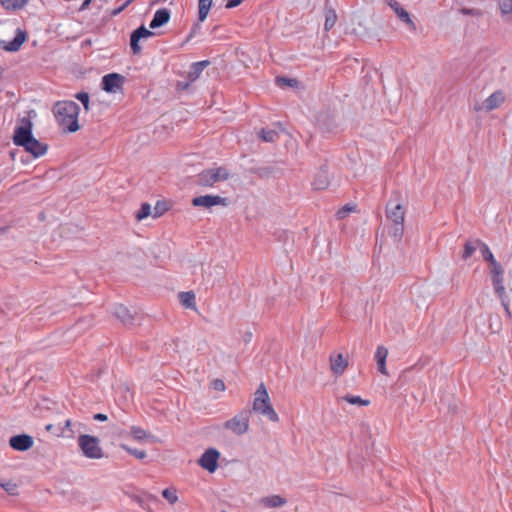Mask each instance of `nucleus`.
<instances>
[{
    "mask_svg": "<svg viewBox=\"0 0 512 512\" xmlns=\"http://www.w3.org/2000/svg\"><path fill=\"white\" fill-rule=\"evenodd\" d=\"M130 433L137 441H142L147 437V432L139 426H132L130 428Z\"/></svg>",
    "mask_w": 512,
    "mask_h": 512,
    "instance_id": "c9c22d12",
    "label": "nucleus"
},
{
    "mask_svg": "<svg viewBox=\"0 0 512 512\" xmlns=\"http://www.w3.org/2000/svg\"><path fill=\"white\" fill-rule=\"evenodd\" d=\"M477 248H479V245L477 244V240L476 241H467L464 245V251L462 254V258L464 260H467L474 254V252L476 251Z\"/></svg>",
    "mask_w": 512,
    "mask_h": 512,
    "instance_id": "7c9ffc66",
    "label": "nucleus"
},
{
    "mask_svg": "<svg viewBox=\"0 0 512 512\" xmlns=\"http://www.w3.org/2000/svg\"><path fill=\"white\" fill-rule=\"evenodd\" d=\"M125 78L118 73H110L102 78V89L108 93H116L122 89Z\"/></svg>",
    "mask_w": 512,
    "mask_h": 512,
    "instance_id": "9d476101",
    "label": "nucleus"
},
{
    "mask_svg": "<svg viewBox=\"0 0 512 512\" xmlns=\"http://www.w3.org/2000/svg\"><path fill=\"white\" fill-rule=\"evenodd\" d=\"M79 112L80 107L74 101H58L53 107L55 119L65 133H74L80 129L78 123Z\"/></svg>",
    "mask_w": 512,
    "mask_h": 512,
    "instance_id": "f257e3e1",
    "label": "nucleus"
},
{
    "mask_svg": "<svg viewBox=\"0 0 512 512\" xmlns=\"http://www.w3.org/2000/svg\"><path fill=\"white\" fill-rule=\"evenodd\" d=\"M76 99H78L84 106L85 110H89V94L86 92H79L75 95Z\"/></svg>",
    "mask_w": 512,
    "mask_h": 512,
    "instance_id": "4c0bfd02",
    "label": "nucleus"
},
{
    "mask_svg": "<svg viewBox=\"0 0 512 512\" xmlns=\"http://www.w3.org/2000/svg\"><path fill=\"white\" fill-rule=\"evenodd\" d=\"M169 206L166 201H157L154 207L153 218H158L167 212Z\"/></svg>",
    "mask_w": 512,
    "mask_h": 512,
    "instance_id": "72a5a7b5",
    "label": "nucleus"
},
{
    "mask_svg": "<svg viewBox=\"0 0 512 512\" xmlns=\"http://www.w3.org/2000/svg\"><path fill=\"white\" fill-rule=\"evenodd\" d=\"M94 420L104 422L108 419L106 414L97 413L93 416Z\"/></svg>",
    "mask_w": 512,
    "mask_h": 512,
    "instance_id": "79ce46f5",
    "label": "nucleus"
},
{
    "mask_svg": "<svg viewBox=\"0 0 512 512\" xmlns=\"http://www.w3.org/2000/svg\"><path fill=\"white\" fill-rule=\"evenodd\" d=\"M151 215V206L148 203H143L135 215L137 221H142Z\"/></svg>",
    "mask_w": 512,
    "mask_h": 512,
    "instance_id": "2f4dec72",
    "label": "nucleus"
},
{
    "mask_svg": "<svg viewBox=\"0 0 512 512\" xmlns=\"http://www.w3.org/2000/svg\"><path fill=\"white\" fill-rule=\"evenodd\" d=\"M178 298L184 308L196 310V296L193 291L180 292Z\"/></svg>",
    "mask_w": 512,
    "mask_h": 512,
    "instance_id": "6ab92c4d",
    "label": "nucleus"
},
{
    "mask_svg": "<svg viewBox=\"0 0 512 512\" xmlns=\"http://www.w3.org/2000/svg\"><path fill=\"white\" fill-rule=\"evenodd\" d=\"M212 1L213 0H199L198 18L201 22L207 18L212 5Z\"/></svg>",
    "mask_w": 512,
    "mask_h": 512,
    "instance_id": "b1692460",
    "label": "nucleus"
},
{
    "mask_svg": "<svg viewBox=\"0 0 512 512\" xmlns=\"http://www.w3.org/2000/svg\"><path fill=\"white\" fill-rule=\"evenodd\" d=\"M255 408H256V400H254V402H253V409H255Z\"/></svg>",
    "mask_w": 512,
    "mask_h": 512,
    "instance_id": "8fccbe9b",
    "label": "nucleus"
},
{
    "mask_svg": "<svg viewBox=\"0 0 512 512\" xmlns=\"http://www.w3.org/2000/svg\"><path fill=\"white\" fill-rule=\"evenodd\" d=\"M64 427H65V429H70V427H71V420L70 419H67L65 421V426Z\"/></svg>",
    "mask_w": 512,
    "mask_h": 512,
    "instance_id": "49530a36",
    "label": "nucleus"
},
{
    "mask_svg": "<svg viewBox=\"0 0 512 512\" xmlns=\"http://www.w3.org/2000/svg\"><path fill=\"white\" fill-rule=\"evenodd\" d=\"M13 142L17 146H21L30 153L34 158L44 156L48 151V145L37 140L32 134L31 123L16 127L13 135Z\"/></svg>",
    "mask_w": 512,
    "mask_h": 512,
    "instance_id": "f03ea898",
    "label": "nucleus"
},
{
    "mask_svg": "<svg viewBox=\"0 0 512 512\" xmlns=\"http://www.w3.org/2000/svg\"><path fill=\"white\" fill-rule=\"evenodd\" d=\"M260 502L265 508H277L283 506L286 500L279 495H271L263 497Z\"/></svg>",
    "mask_w": 512,
    "mask_h": 512,
    "instance_id": "aec40b11",
    "label": "nucleus"
},
{
    "mask_svg": "<svg viewBox=\"0 0 512 512\" xmlns=\"http://www.w3.org/2000/svg\"><path fill=\"white\" fill-rule=\"evenodd\" d=\"M151 35L152 32L146 29L144 26H141L133 31L130 38V46L134 54H137L141 51V47L139 45L140 39L148 38Z\"/></svg>",
    "mask_w": 512,
    "mask_h": 512,
    "instance_id": "2eb2a0df",
    "label": "nucleus"
},
{
    "mask_svg": "<svg viewBox=\"0 0 512 512\" xmlns=\"http://www.w3.org/2000/svg\"><path fill=\"white\" fill-rule=\"evenodd\" d=\"M396 14L401 21H403L404 23H406L408 25V27L411 31L416 30L415 23L411 19L410 14L404 8L399 9V11H397Z\"/></svg>",
    "mask_w": 512,
    "mask_h": 512,
    "instance_id": "c85d7f7f",
    "label": "nucleus"
},
{
    "mask_svg": "<svg viewBox=\"0 0 512 512\" xmlns=\"http://www.w3.org/2000/svg\"><path fill=\"white\" fill-rule=\"evenodd\" d=\"M170 19V12L163 8L155 12L153 19L150 22V28L155 29L166 24Z\"/></svg>",
    "mask_w": 512,
    "mask_h": 512,
    "instance_id": "a211bd4d",
    "label": "nucleus"
},
{
    "mask_svg": "<svg viewBox=\"0 0 512 512\" xmlns=\"http://www.w3.org/2000/svg\"><path fill=\"white\" fill-rule=\"evenodd\" d=\"M25 40V33L19 30L15 38L5 47V49L11 52L17 51L20 49Z\"/></svg>",
    "mask_w": 512,
    "mask_h": 512,
    "instance_id": "4be33fe9",
    "label": "nucleus"
},
{
    "mask_svg": "<svg viewBox=\"0 0 512 512\" xmlns=\"http://www.w3.org/2000/svg\"><path fill=\"white\" fill-rule=\"evenodd\" d=\"M278 82H282L283 84L288 85V86H293L294 84H296V80L286 79V78H280V79H278Z\"/></svg>",
    "mask_w": 512,
    "mask_h": 512,
    "instance_id": "a19ab883",
    "label": "nucleus"
},
{
    "mask_svg": "<svg viewBox=\"0 0 512 512\" xmlns=\"http://www.w3.org/2000/svg\"><path fill=\"white\" fill-rule=\"evenodd\" d=\"M219 457L220 453L216 449L210 448L202 454L198 463L203 469L213 473L218 468Z\"/></svg>",
    "mask_w": 512,
    "mask_h": 512,
    "instance_id": "1a4fd4ad",
    "label": "nucleus"
},
{
    "mask_svg": "<svg viewBox=\"0 0 512 512\" xmlns=\"http://www.w3.org/2000/svg\"><path fill=\"white\" fill-rule=\"evenodd\" d=\"M78 445L85 457L100 459L103 457V450L99 445V439L91 435H80Z\"/></svg>",
    "mask_w": 512,
    "mask_h": 512,
    "instance_id": "0eeeda50",
    "label": "nucleus"
},
{
    "mask_svg": "<svg viewBox=\"0 0 512 512\" xmlns=\"http://www.w3.org/2000/svg\"><path fill=\"white\" fill-rule=\"evenodd\" d=\"M388 357V349L382 345L378 346L375 352V360L377 362L378 371L387 376L386 359Z\"/></svg>",
    "mask_w": 512,
    "mask_h": 512,
    "instance_id": "dca6fc26",
    "label": "nucleus"
},
{
    "mask_svg": "<svg viewBox=\"0 0 512 512\" xmlns=\"http://www.w3.org/2000/svg\"><path fill=\"white\" fill-rule=\"evenodd\" d=\"M343 401L351 404V405H358V406H368L370 405V400L362 399L358 395H345L341 398Z\"/></svg>",
    "mask_w": 512,
    "mask_h": 512,
    "instance_id": "393cba45",
    "label": "nucleus"
},
{
    "mask_svg": "<svg viewBox=\"0 0 512 512\" xmlns=\"http://www.w3.org/2000/svg\"><path fill=\"white\" fill-rule=\"evenodd\" d=\"M0 487L9 495H18V485L13 481L0 482Z\"/></svg>",
    "mask_w": 512,
    "mask_h": 512,
    "instance_id": "473e14b6",
    "label": "nucleus"
},
{
    "mask_svg": "<svg viewBox=\"0 0 512 512\" xmlns=\"http://www.w3.org/2000/svg\"><path fill=\"white\" fill-rule=\"evenodd\" d=\"M115 315L119 318L123 323H128L132 320V315L127 307L124 305H118L115 308Z\"/></svg>",
    "mask_w": 512,
    "mask_h": 512,
    "instance_id": "a878e982",
    "label": "nucleus"
},
{
    "mask_svg": "<svg viewBox=\"0 0 512 512\" xmlns=\"http://www.w3.org/2000/svg\"><path fill=\"white\" fill-rule=\"evenodd\" d=\"M337 21V14L334 9H328L325 14L324 28L326 31L331 30Z\"/></svg>",
    "mask_w": 512,
    "mask_h": 512,
    "instance_id": "bb28decb",
    "label": "nucleus"
},
{
    "mask_svg": "<svg viewBox=\"0 0 512 512\" xmlns=\"http://www.w3.org/2000/svg\"><path fill=\"white\" fill-rule=\"evenodd\" d=\"M329 175L326 170H320L315 174L312 181V187L315 190H325L329 186Z\"/></svg>",
    "mask_w": 512,
    "mask_h": 512,
    "instance_id": "f3484780",
    "label": "nucleus"
},
{
    "mask_svg": "<svg viewBox=\"0 0 512 512\" xmlns=\"http://www.w3.org/2000/svg\"><path fill=\"white\" fill-rule=\"evenodd\" d=\"M208 65L209 61L207 60L193 63L189 72V78L192 81L196 80Z\"/></svg>",
    "mask_w": 512,
    "mask_h": 512,
    "instance_id": "5701e85b",
    "label": "nucleus"
},
{
    "mask_svg": "<svg viewBox=\"0 0 512 512\" xmlns=\"http://www.w3.org/2000/svg\"><path fill=\"white\" fill-rule=\"evenodd\" d=\"M260 137L265 142H275L279 138V132L275 129H262Z\"/></svg>",
    "mask_w": 512,
    "mask_h": 512,
    "instance_id": "cd10ccee",
    "label": "nucleus"
},
{
    "mask_svg": "<svg viewBox=\"0 0 512 512\" xmlns=\"http://www.w3.org/2000/svg\"><path fill=\"white\" fill-rule=\"evenodd\" d=\"M500 9L504 14L510 13L512 11V0H503L500 3Z\"/></svg>",
    "mask_w": 512,
    "mask_h": 512,
    "instance_id": "58836bf2",
    "label": "nucleus"
},
{
    "mask_svg": "<svg viewBox=\"0 0 512 512\" xmlns=\"http://www.w3.org/2000/svg\"><path fill=\"white\" fill-rule=\"evenodd\" d=\"M248 416L246 413H240L236 415L234 418L225 422V428L231 430L235 434H243L248 429Z\"/></svg>",
    "mask_w": 512,
    "mask_h": 512,
    "instance_id": "ddd939ff",
    "label": "nucleus"
},
{
    "mask_svg": "<svg viewBox=\"0 0 512 512\" xmlns=\"http://www.w3.org/2000/svg\"><path fill=\"white\" fill-rule=\"evenodd\" d=\"M211 387L215 391L223 392L225 390V384L221 379H215L211 382Z\"/></svg>",
    "mask_w": 512,
    "mask_h": 512,
    "instance_id": "ea45409f",
    "label": "nucleus"
},
{
    "mask_svg": "<svg viewBox=\"0 0 512 512\" xmlns=\"http://www.w3.org/2000/svg\"><path fill=\"white\" fill-rule=\"evenodd\" d=\"M192 204L195 207L211 208L216 205H227V199L218 195H201L192 199Z\"/></svg>",
    "mask_w": 512,
    "mask_h": 512,
    "instance_id": "f8f14e48",
    "label": "nucleus"
},
{
    "mask_svg": "<svg viewBox=\"0 0 512 512\" xmlns=\"http://www.w3.org/2000/svg\"><path fill=\"white\" fill-rule=\"evenodd\" d=\"M350 210H351L350 208H345V209L339 211L338 214L340 217H344L346 212H349Z\"/></svg>",
    "mask_w": 512,
    "mask_h": 512,
    "instance_id": "a18cd8bd",
    "label": "nucleus"
},
{
    "mask_svg": "<svg viewBox=\"0 0 512 512\" xmlns=\"http://www.w3.org/2000/svg\"><path fill=\"white\" fill-rule=\"evenodd\" d=\"M120 447L125 450L126 452H128L130 455H133L134 457H136L137 459H144L146 458V452L143 451V450H138V449H133L125 444H121Z\"/></svg>",
    "mask_w": 512,
    "mask_h": 512,
    "instance_id": "e433bc0d",
    "label": "nucleus"
},
{
    "mask_svg": "<svg viewBox=\"0 0 512 512\" xmlns=\"http://www.w3.org/2000/svg\"><path fill=\"white\" fill-rule=\"evenodd\" d=\"M34 444L33 438L27 434H20L10 438L9 445L16 451H27Z\"/></svg>",
    "mask_w": 512,
    "mask_h": 512,
    "instance_id": "4468645a",
    "label": "nucleus"
},
{
    "mask_svg": "<svg viewBox=\"0 0 512 512\" xmlns=\"http://www.w3.org/2000/svg\"><path fill=\"white\" fill-rule=\"evenodd\" d=\"M391 8L394 10L395 13H397V11H399V9H401L402 7L399 5L398 2H393L390 4Z\"/></svg>",
    "mask_w": 512,
    "mask_h": 512,
    "instance_id": "c03bdc74",
    "label": "nucleus"
},
{
    "mask_svg": "<svg viewBox=\"0 0 512 512\" xmlns=\"http://www.w3.org/2000/svg\"><path fill=\"white\" fill-rule=\"evenodd\" d=\"M231 171L227 166H213L205 169L197 175V183L202 187H213L219 182L227 181Z\"/></svg>",
    "mask_w": 512,
    "mask_h": 512,
    "instance_id": "20e7f679",
    "label": "nucleus"
},
{
    "mask_svg": "<svg viewBox=\"0 0 512 512\" xmlns=\"http://www.w3.org/2000/svg\"><path fill=\"white\" fill-rule=\"evenodd\" d=\"M490 274L492 277V283L494 287V291L499 297L505 312L508 316H511L510 308H509V298L506 294V290L504 287V269L501 266V264L497 260H493L492 263H490Z\"/></svg>",
    "mask_w": 512,
    "mask_h": 512,
    "instance_id": "7ed1b4c3",
    "label": "nucleus"
},
{
    "mask_svg": "<svg viewBox=\"0 0 512 512\" xmlns=\"http://www.w3.org/2000/svg\"><path fill=\"white\" fill-rule=\"evenodd\" d=\"M329 364L331 373L335 377H340L348 368L349 361L342 353H332L329 357Z\"/></svg>",
    "mask_w": 512,
    "mask_h": 512,
    "instance_id": "9b49d317",
    "label": "nucleus"
},
{
    "mask_svg": "<svg viewBox=\"0 0 512 512\" xmlns=\"http://www.w3.org/2000/svg\"><path fill=\"white\" fill-rule=\"evenodd\" d=\"M162 496L170 503L175 504L178 501L177 491L173 488H167L162 491Z\"/></svg>",
    "mask_w": 512,
    "mask_h": 512,
    "instance_id": "f704fd0d",
    "label": "nucleus"
},
{
    "mask_svg": "<svg viewBox=\"0 0 512 512\" xmlns=\"http://www.w3.org/2000/svg\"><path fill=\"white\" fill-rule=\"evenodd\" d=\"M241 2V0H229V2L227 3L226 7L227 8H233V7H236L237 5H239Z\"/></svg>",
    "mask_w": 512,
    "mask_h": 512,
    "instance_id": "37998d69",
    "label": "nucleus"
},
{
    "mask_svg": "<svg viewBox=\"0 0 512 512\" xmlns=\"http://www.w3.org/2000/svg\"><path fill=\"white\" fill-rule=\"evenodd\" d=\"M90 3V0H85L84 3L82 4V9L86 8Z\"/></svg>",
    "mask_w": 512,
    "mask_h": 512,
    "instance_id": "de8ad7c7",
    "label": "nucleus"
},
{
    "mask_svg": "<svg viewBox=\"0 0 512 512\" xmlns=\"http://www.w3.org/2000/svg\"><path fill=\"white\" fill-rule=\"evenodd\" d=\"M52 428H53V425H52V424H48V425H46V427H45V429H46L47 431H51V430H52Z\"/></svg>",
    "mask_w": 512,
    "mask_h": 512,
    "instance_id": "09e8293b",
    "label": "nucleus"
},
{
    "mask_svg": "<svg viewBox=\"0 0 512 512\" xmlns=\"http://www.w3.org/2000/svg\"><path fill=\"white\" fill-rule=\"evenodd\" d=\"M477 244L479 245V248L481 250V254H482L483 259L485 261H487L490 264V263L493 262V260H496L494 255H493V253L491 252V250L487 246V244H485L484 242H482L480 240H477Z\"/></svg>",
    "mask_w": 512,
    "mask_h": 512,
    "instance_id": "c756f323",
    "label": "nucleus"
},
{
    "mask_svg": "<svg viewBox=\"0 0 512 512\" xmlns=\"http://www.w3.org/2000/svg\"><path fill=\"white\" fill-rule=\"evenodd\" d=\"M386 217L392 222L391 234L396 239H401L404 232V220H405V209L401 204H396L394 207H390V204L386 208Z\"/></svg>",
    "mask_w": 512,
    "mask_h": 512,
    "instance_id": "39448f33",
    "label": "nucleus"
},
{
    "mask_svg": "<svg viewBox=\"0 0 512 512\" xmlns=\"http://www.w3.org/2000/svg\"><path fill=\"white\" fill-rule=\"evenodd\" d=\"M30 0H1V5L6 11L23 9Z\"/></svg>",
    "mask_w": 512,
    "mask_h": 512,
    "instance_id": "412c9836",
    "label": "nucleus"
},
{
    "mask_svg": "<svg viewBox=\"0 0 512 512\" xmlns=\"http://www.w3.org/2000/svg\"><path fill=\"white\" fill-rule=\"evenodd\" d=\"M505 93L502 90H497L488 96L481 104L475 105L476 111L490 112L503 105L505 102Z\"/></svg>",
    "mask_w": 512,
    "mask_h": 512,
    "instance_id": "6e6552de",
    "label": "nucleus"
},
{
    "mask_svg": "<svg viewBox=\"0 0 512 512\" xmlns=\"http://www.w3.org/2000/svg\"><path fill=\"white\" fill-rule=\"evenodd\" d=\"M258 414L266 417L270 422H279V415L275 411L268 392L263 384L258 386Z\"/></svg>",
    "mask_w": 512,
    "mask_h": 512,
    "instance_id": "423d86ee",
    "label": "nucleus"
}]
</instances>
